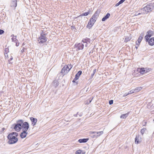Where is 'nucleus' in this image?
I'll return each mask as SVG.
<instances>
[{
  "label": "nucleus",
  "mask_w": 154,
  "mask_h": 154,
  "mask_svg": "<svg viewBox=\"0 0 154 154\" xmlns=\"http://www.w3.org/2000/svg\"><path fill=\"white\" fill-rule=\"evenodd\" d=\"M18 135V133L16 132H13L10 133L8 136V143L11 144L17 143L18 140L17 137Z\"/></svg>",
  "instance_id": "1"
},
{
  "label": "nucleus",
  "mask_w": 154,
  "mask_h": 154,
  "mask_svg": "<svg viewBox=\"0 0 154 154\" xmlns=\"http://www.w3.org/2000/svg\"><path fill=\"white\" fill-rule=\"evenodd\" d=\"M48 39L46 36V34L44 33L43 31L42 30L40 36L38 38V41L39 44L43 43L46 42Z\"/></svg>",
  "instance_id": "2"
},
{
  "label": "nucleus",
  "mask_w": 154,
  "mask_h": 154,
  "mask_svg": "<svg viewBox=\"0 0 154 154\" xmlns=\"http://www.w3.org/2000/svg\"><path fill=\"white\" fill-rule=\"evenodd\" d=\"M154 5L152 3H150L147 5L146 6L144 7L148 11V12L151 11L153 8Z\"/></svg>",
  "instance_id": "3"
},
{
  "label": "nucleus",
  "mask_w": 154,
  "mask_h": 154,
  "mask_svg": "<svg viewBox=\"0 0 154 154\" xmlns=\"http://www.w3.org/2000/svg\"><path fill=\"white\" fill-rule=\"evenodd\" d=\"M22 130L27 131L29 128V124L27 122H24L22 125Z\"/></svg>",
  "instance_id": "4"
},
{
  "label": "nucleus",
  "mask_w": 154,
  "mask_h": 154,
  "mask_svg": "<svg viewBox=\"0 0 154 154\" xmlns=\"http://www.w3.org/2000/svg\"><path fill=\"white\" fill-rule=\"evenodd\" d=\"M100 12V9H97L95 13L93 15L92 17L97 20Z\"/></svg>",
  "instance_id": "5"
},
{
  "label": "nucleus",
  "mask_w": 154,
  "mask_h": 154,
  "mask_svg": "<svg viewBox=\"0 0 154 154\" xmlns=\"http://www.w3.org/2000/svg\"><path fill=\"white\" fill-rule=\"evenodd\" d=\"M75 46L78 50H82L84 48V45L82 43H79L77 45H75Z\"/></svg>",
  "instance_id": "6"
},
{
  "label": "nucleus",
  "mask_w": 154,
  "mask_h": 154,
  "mask_svg": "<svg viewBox=\"0 0 154 154\" xmlns=\"http://www.w3.org/2000/svg\"><path fill=\"white\" fill-rule=\"evenodd\" d=\"M30 119L32 122V125L33 126H35L37 122V119L34 118L33 117H31L30 118Z\"/></svg>",
  "instance_id": "7"
},
{
  "label": "nucleus",
  "mask_w": 154,
  "mask_h": 154,
  "mask_svg": "<svg viewBox=\"0 0 154 154\" xmlns=\"http://www.w3.org/2000/svg\"><path fill=\"white\" fill-rule=\"evenodd\" d=\"M90 133L91 135L93 134H97L96 135V137H98L102 134L103 133V131H99V132H96V131H91L90 132Z\"/></svg>",
  "instance_id": "8"
},
{
  "label": "nucleus",
  "mask_w": 154,
  "mask_h": 154,
  "mask_svg": "<svg viewBox=\"0 0 154 154\" xmlns=\"http://www.w3.org/2000/svg\"><path fill=\"white\" fill-rule=\"evenodd\" d=\"M141 141V138L140 137L139 135H137L135 139V143L136 144H138L140 143Z\"/></svg>",
  "instance_id": "9"
},
{
  "label": "nucleus",
  "mask_w": 154,
  "mask_h": 154,
  "mask_svg": "<svg viewBox=\"0 0 154 154\" xmlns=\"http://www.w3.org/2000/svg\"><path fill=\"white\" fill-rule=\"evenodd\" d=\"M23 132L20 134V136L21 138H23L26 137L27 133L26 132L27 131L23 130Z\"/></svg>",
  "instance_id": "10"
},
{
  "label": "nucleus",
  "mask_w": 154,
  "mask_h": 154,
  "mask_svg": "<svg viewBox=\"0 0 154 154\" xmlns=\"http://www.w3.org/2000/svg\"><path fill=\"white\" fill-rule=\"evenodd\" d=\"M24 123V121L23 120L20 119L19 120L17 121V124L21 128L22 127V125H23V123Z\"/></svg>",
  "instance_id": "11"
},
{
  "label": "nucleus",
  "mask_w": 154,
  "mask_h": 154,
  "mask_svg": "<svg viewBox=\"0 0 154 154\" xmlns=\"http://www.w3.org/2000/svg\"><path fill=\"white\" fill-rule=\"evenodd\" d=\"M149 44L151 46L154 45V37L150 38L148 41Z\"/></svg>",
  "instance_id": "12"
},
{
  "label": "nucleus",
  "mask_w": 154,
  "mask_h": 154,
  "mask_svg": "<svg viewBox=\"0 0 154 154\" xmlns=\"http://www.w3.org/2000/svg\"><path fill=\"white\" fill-rule=\"evenodd\" d=\"M82 73V71L81 70L79 71L76 74L75 77V80H77L78 79L80 76L81 75Z\"/></svg>",
  "instance_id": "13"
},
{
  "label": "nucleus",
  "mask_w": 154,
  "mask_h": 154,
  "mask_svg": "<svg viewBox=\"0 0 154 154\" xmlns=\"http://www.w3.org/2000/svg\"><path fill=\"white\" fill-rule=\"evenodd\" d=\"M14 128L15 129V131H19L21 129V128L17 124H14Z\"/></svg>",
  "instance_id": "14"
},
{
  "label": "nucleus",
  "mask_w": 154,
  "mask_h": 154,
  "mask_svg": "<svg viewBox=\"0 0 154 154\" xmlns=\"http://www.w3.org/2000/svg\"><path fill=\"white\" fill-rule=\"evenodd\" d=\"M89 140L88 138H83L79 139L78 142L79 143H84L86 142Z\"/></svg>",
  "instance_id": "15"
},
{
  "label": "nucleus",
  "mask_w": 154,
  "mask_h": 154,
  "mask_svg": "<svg viewBox=\"0 0 154 154\" xmlns=\"http://www.w3.org/2000/svg\"><path fill=\"white\" fill-rule=\"evenodd\" d=\"M82 42L83 43H89L90 44L91 40V39L88 38H85L83 39L82 40Z\"/></svg>",
  "instance_id": "16"
},
{
  "label": "nucleus",
  "mask_w": 154,
  "mask_h": 154,
  "mask_svg": "<svg viewBox=\"0 0 154 154\" xmlns=\"http://www.w3.org/2000/svg\"><path fill=\"white\" fill-rule=\"evenodd\" d=\"M110 16L109 13H107L106 16H105L102 19V21H104L106 20L107 19H108Z\"/></svg>",
  "instance_id": "17"
},
{
  "label": "nucleus",
  "mask_w": 154,
  "mask_h": 154,
  "mask_svg": "<svg viewBox=\"0 0 154 154\" xmlns=\"http://www.w3.org/2000/svg\"><path fill=\"white\" fill-rule=\"evenodd\" d=\"M140 11L143 14H146L148 13V11L146 9L145 7L140 10Z\"/></svg>",
  "instance_id": "18"
},
{
  "label": "nucleus",
  "mask_w": 154,
  "mask_h": 154,
  "mask_svg": "<svg viewBox=\"0 0 154 154\" xmlns=\"http://www.w3.org/2000/svg\"><path fill=\"white\" fill-rule=\"evenodd\" d=\"M143 33H141L139 37L138 38L137 40V41L138 42V43H139V44H140V42H141L142 38L143 37Z\"/></svg>",
  "instance_id": "19"
},
{
  "label": "nucleus",
  "mask_w": 154,
  "mask_h": 154,
  "mask_svg": "<svg viewBox=\"0 0 154 154\" xmlns=\"http://www.w3.org/2000/svg\"><path fill=\"white\" fill-rule=\"evenodd\" d=\"M147 35L149 36V37H150L153 35L154 32L152 30H149L147 32Z\"/></svg>",
  "instance_id": "20"
},
{
  "label": "nucleus",
  "mask_w": 154,
  "mask_h": 154,
  "mask_svg": "<svg viewBox=\"0 0 154 154\" xmlns=\"http://www.w3.org/2000/svg\"><path fill=\"white\" fill-rule=\"evenodd\" d=\"M17 6V3L16 0H14V1H13L11 4V7H16Z\"/></svg>",
  "instance_id": "21"
},
{
  "label": "nucleus",
  "mask_w": 154,
  "mask_h": 154,
  "mask_svg": "<svg viewBox=\"0 0 154 154\" xmlns=\"http://www.w3.org/2000/svg\"><path fill=\"white\" fill-rule=\"evenodd\" d=\"M58 83L57 80L54 81L52 83V85L55 88L58 86Z\"/></svg>",
  "instance_id": "22"
},
{
  "label": "nucleus",
  "mask_w": 154,
  "mask_h": 154,
  "mask_svg": "<svg viewBox=\"0 0 154 154\" xmlns=\"http://www.w3.org/2000/svg\"><path fill=\"white\" fill-rule=\"evenodd\" d=\"M85 152L83 150H79L75 152V154H85Z\"/></svg>",
  "instance_id": "23"
},
{
  "label": "nucleus",
  "mask_w": 154,
  "mask_h": 154,
  "mask_svg": "<svg viewBox=\"0 0 154 154\" xmlns=\"http://www.w3.org/2000/svg\"><path fill=\"white\" fill-rule=\"evenodd\" d=\"M93 25V24H92V23L91 22H90L89 21L88 25L86 26V27L87 28L90 29L92 27Z\"/></svg>",
  "instance_id": "24"
},
{
  "label": "nucleus",
  "mask_w": 154,
  "mask_h": 154,
  "mask_svg": "<svg viewBox=\"0 0 154 154\" xmlns=\"http://www.w3.org/2000/svg\"><path fill=\"white\" fill-rule=\"evenodd\" d=\"M129 113V112H128L127 113L123 114L120 116V118H122L123 119H125L128 116Z\"/></svg>",
  "instance_id": "25"
},
{
  "label": "nucleus",
  "mask_w": 154,
  "mask_h": 154,
  "mask_svg": "<svg viewBox=\"0 0 154 154\" xmlns=\"http://www.w3.org/2000/svg\"><path fill=\"white\" fill-rule=\"evenodd\" d=\"M142 89V87H137L134 89V91H135V92H139Z\"/></svg>",
  "instance_id": "26"
},
{
  "label": "nucleus",
  "mask_w": 154,
  "mask_h": 154,
  "mask_svg": "<svg viewBox=\"0 0 154 154\" xmlns=\"http://www.w3.org/2000/svg\"><path fill=\"white\" fill-rule=\"evenodd\" d=\"M89 14V11H88V12L84 13H83L82 14L80 15L78 17H80V16H87Z\"/></svg>",
  "instance_id": "27"
},
{
  "label": "nucleus",
  "mask_w": 154,
  "mask_h": 154,
  "mask_svg": "<svg viewBox=\"0 0 154 154\" xmlns=\"http://www.w3.org/2000/svg\"><path fill=\"white\" fill-rule=\"evenodd\" d=\"M96 20L94 18L91 17L89 21L90 22H91L92 24H94Z\"/></svg>",
  "instance_id": "28"
},
{
  "label": "nucleus",
  "mask_w": 154,
  "mask_h": 154,
  "mask_svg": "<svg viewBox=\"0 0 154 154\" xmlns=\"http://www.w3.org/2000/svg\"><path fill=\"white\" fill-rule=\"evenodd\" d=\"M145 68H141L140 69V70L139 71L140 72L141 74H144L145 73Z\"/></svg>",
  "instance_id": "29"
},
{
  "label": "nucleus",
  "mask_w": 154,
  "mask_h": 154,
  "mask_svg": "<svg viewBox=\"0 0 154 154\" xmlns=\"http://www.w3.org/2000/svg\"><path fill=\"white\" fill-rule=\"evenodd\" d=\"M17 38V36H15V37H12V38H11L12 41L13 42H14L15 43H16L17 42H18V40L16 38Z\"/></svg>",
  "instance_id": "30"
},
{
  "label": "nucleus",
  "mask_w": 154,
  "mask_h": 154,
  "mask_svg": "<svg viewBox=\"0 0 154 154\" xmlns=\"http://www.w3.org/2000/svg\"><path fill=\"white\" fill-rule=\"evenodd\" d=\"M146 130V128H143L141 130L140 132L142 135L143 134Z\"/></svg>",
  "instance_id": "31"
},
{
  "label": "nucleus",
  "mask_w": 154,
  "mask_h": 154,
  "mask_svg": "<svg viewBox=\"0 0 154 154\" xmlns=\"http://www.w3.org/2000/svg\"><path fill=\"white\" fill-rule=\"evenodd\" d=\"M68 66H64L63 68L66 71V72L67 73L69 71H68Z\"/></svg>",
  "instance_id": "32"
},
{
  "label": "nucleus",
  "mask_w": 154,
  "mask_h": 154,
  "mask_svg": "<svg viewBox=\"0 0 154 154\" xmlns=\"http://www.w3.org/2000/svg\"><path fill=\"white\" fill-rule=\"evenodd\" d=\"M131 39V38L130 37H128L126 38L125 39V42H128L130 41Z\"/></svg>",
  "instance_id": "33"
},
{
  "label": "nucleus",
  "mask_w": 154,
  "mask_h": 154,
  "mask_svg": "<svg viewBox=\"0 0 154 154\" xmlns=\"http://www.w3.org/2000/svg\"><path fill=\"white\" fill-rule=\"evenodd\" d=\"M150 37H149V36L148 35H146L145 37V39H146V42H148V41L149 40V38Z\"/></svg>",
  "instance_id": "34"
},
{
  "label": "nucleus",
  "mask_w": 154,
  "mask_h": 154,
  "mask_svg": "<svg viewBox=\"0 0 154 154\" xmlns=\"http://www.w3.org/2000/svg\"><path fill=\"white\" fill-rule=\"evenodd\" d=\"M135 92L134 91V89L131 90L129 92H128V94H131L133 93H134Z\"/></svg>",
  "instance_id": "35"
},
{
  "label": "nucleus",
  "mask_w": 154,
  "mask_h": 154,
  "mask_svg": "<svg viewBox=\"0 0 154 154\" xmlns=\"http://www.w3.org/2000/svg\"><path fill=\"white\" fill-rule=\"evenodd\" d=\"M68 66V71H69L70 69L72 68V65L71 64L69 65Z\"/></svg>",
  "instance_id": "36"
},
{
  "label": "nucleus",
  "mask_w": 154,
  "mask_h": 154,
  "mask_svg": "<svg viewBox=\"0 0 154 154\" xmlns=\"http://www.w3.org/2000/svg\"><path fill=\"white\" fill-rule=\"evenodd\" d=\"M65 71H66L63 68L61 69L60 73H62V74H63L64 73V72H65Z\"/></svg>",
  "instance_id": "37"
},
{
  "label": "nucleus",
  "mask_w": 154,
  "mask_h": 154,
  "mask_svg": "<svg viewBox=\"0 0 154 154\" xmlns=\"http://www.w3.org/2000/svg\"><path fill=\"white\" fill-rule=\"evenodd\" d=\"M93 97H92V98H90L89 100H88L89 101V102H88L87 103V104H89V103H91V101L92 100H93Z\"/></svg>",
  "instance_id": "38"
},
{
  "label": "nucleus",
  "mask_w": 154,
  "mask_h": 154,
  "mask_svg": "<svg viewBox=\"0 0 154 154\" xmlns=\"http://www.w3.org/2000/svg\"><path fill=\"white\" fill-rule=\"evenodd\" d=\"M91 135V136L93 138H97L98 137L96 136V135H95V134H94V135H93V134H92L91 135Z\"/></svg>",
  "instance_id": "39"
},
{
  "label": "nucleus",
  "mask_w": 154,
  "mask_h": 154,
  "mask_svg": "<svg viewBox=\"0 0 154 154\" xmlns=\"http://www.w3.org/2000/svg\"><path fill=\"white\" fill-rule=\"evenodd\" d=\"M4 33V31L0 29V35H2Z\"/></svg>",
  "instance_id": "40"
},
{
  "label": "nucleus",
  "mask_w": 154,
  "mask_h": 154,
  "mask_svg": "<svg viewBox=\"0 0 154 154\" xmlns=\"http://www.w3.org/2000/svg\"><path fill=\"white\" fill-rule=\"evenodd\" d=\"M113 103V100H111L109 101V104L110 105H111Z\"/></svg>",
  "instance_id": "41"
},
{
  "label": "nucleus",
  "mask_w": 154,
  "mask_h": 154,
  "mask_svg": "<svg viewBox=\"0 0 154 154\" xmlns=\"http://www.w3.org/2000/svg\"><path fill=\"white\" fill-rule=\"evenodd\" d=\"M121 4V2L120 1H119L118 3L116 4L115 6L116 7L118 6Z\"/></svg>",
  "instance_id": "42"
},
{
  "label": "nucleus",
  "mask_w": 154,
  "mask_h": 154,
  "mask_svg": "<svg viewBox=\"0 0 154 154\" xmlns=\"http://www.w3.org/2000/svg\"><path fill=\"white\" fill-rule=\"evenodd\" d=\"M95 73H93L92 74L91 76L90 79H92Z\"/></svg>",
  "instance_id": "43"
},
{
  "label": "nucleus",
  "mask_w": 154,
  "mask_h": 154,
  "mask_svg": "<svg viewBox=\"0 0 154 154\" xmlns=\"http://www.w3.org/2000/svg\"><path fill=\"white\" fill-rule=\"evenodd\" d=\"M15 43H16V45L17 46H18L20 44V43L19 42H16Z\"/></svg>",
  "instance_id": "44"
},
{
  "label": "nucleus",
  "mask_w": 154,
  "mask_h": 154,
  "mask_svg": "<svg viewBox=\"0 0 154 154\" xmlns=\"http://www.w3.org/2000/svg\"><path fill=\"white\" fill-rule=\"evenodd\" d=\"M128 94H128V93L127 94L125 93V94H124V95H123V97H126Z\"/></svg>",
  "instance_id": "45"
},
{
  "label": "nucleus",
  "mask_w": 154,
  "mask_h": 154,
  "mask_svg": "<svg viewBox=\"0 0 154 154\" xmlns=\"http://www.w3.org/2000/svg\"><path fill=\"white\" fill-rule=\"evenodd\" d=\"M13 59V58L12 56H11V58L9 59V61H11Z\"/></svg>",
  "instance_id": "46"
},
{
  "label": "nucleus",
  "mask_w": 154,
  "mask_h": 154,
  "mask_svg": "<svg viewBox=\"0 0 154 154\" xmlns=\"http://www.w3.org/2000/svg\"><path fill=\"white\" fill-rule=\"evenodd\" d=\"M96 71H97V69H95L93 70V73H95L96 72Z\"/></svg>",
  "instance_id": "47"
},
{
  "label": "nucleus",
  "mask_w": 154,
  "mask_h": 154,
  "mask_svg": "<svg viewBox=\"0 0 154 154\" xmlns=\"http://www.w3.org/2000/svg\"><path fill=\"white\" fill-rule=\"evenodd\" d=\"M5 57H8V56L7 55V53H6V54H5Z\"/></svg>",
  "instance_id": "48"
},
{
  "label": "nucleus",
  "mask_w": 154,
  "mask_h": 154,
  "mask_svg": "<svg viewBox=\"0 0 154 154\" xmlns=\"http://www.w3.org/2000/svg\"><path fill=\"white\" fill-rule=\"evenodd\" d=\"M85 43V47H87L88 46V44L87 43Z\"/></svg>",
  "instance_id": "49"
},
{
  "label": "nucleus",
  "mask_w": 154,
  "mask_h": 154,
  "mask_svg": "<svg viewBox=\"0 0 154 154\" xmlns=\"http://www.w3.org/2000/svg\"><path fill=\"white\" fill-rule=\"evenodd\" d=\"M78 112L76 114L74 115V116L77 117L78 116L77 115H78Z\"/></svg>",
  "instance_id": "50"
},
{
  "label": "nucleus",
  "mask_w": 154,
  "mask_h": 154,
  "mask_svg": "<svg viewBox=\"0 0 154 154\" xmlns=\"http://www.w3.org/2000/svg\"><path fill=\"white\" fill-rule=\"evenodd\" d=\"M11 37H12H12H15V36H14V34H12V35H11Z\"/></svg>",
  "instance_id": "51"
},
{
  "label": "nucleus",
  "mask_w": 154,
  "mask_h": 154,
  "mask_svg": "<svg viewBox=\"0 0 154 154\" xmlns=\"http://www.w3.org/2000/svg\"><path fill=\"white\" fill-rule=\"evenodd\" d=\"M76 80H75V78L72 81V82H73V83H75V81H76Z\"/></svg>",
  "instance_id": "52"
},
{
  "label": "nucleus",
  "mask_w": 154,
  "mask_h": 154,
  "mask_svg": "<svg viewBox=\"0 0 154 154\" xmlns=\"http://www.w3.org/2000/svg\"><path fill=\"white\" fill-rule=\"evenodd\" d=\"M140 44H139V43H138V42H137L136 43V45H138L139 46V45Z\"/></svg>",
  "instance_id": "53"
},
{
  "label": "nucleus",
  "mask_w": 154,
  "mask_h": 154,
  "mask_svg": "<svg viewBox=\"0 0 154 154\" xmlns=\"http://www.w3.org/2000/svg\"><path fill=\"white\" fill-rule=\"evenodd\" d=\"M24 49H23L22 50H21V52L22 53H23L24 52Z\"/></svg>",
  "instance_id": "54"
},
{
  "label": "nucleus",
  "mask_w": 154,
  "mask_h": 154,
  "mask_svg": "<svg viewBox=\"0 0 154 154\" xmlns=\"http://www.w3.org/2000/svg\"><path fill=\"white\" fill-rule=\"evenodd\" d=\"M82 113H80L79 114L78 113V115H79L80 116H82Z\"/></svg>",
  "instance_id": "55"
},
{
  "label": "nucleus",
  "mask_w": 154,
  "mask_h": 154,
  "mask_svg": "<svg viewBox=\"0 0 154 154\" xmlns=\"http://www.w3.org/2000/svg\"><path fill=\"white\" fill-rule=\"evenodd\" d=\"M9 63V64H12V63L11 62V61H9V60H8Z\"/></svg>",
  "instance_id": "56"
},
{
  "label": "nucleus",
  "mask_w": 154,
  "mask_h": 154,
  "mask_svg": "<svg viewBox=\"0 0 154 154\" xmlns=\"http://www.w3.org/2000/svg\"><path fill=\"white\" fill-rule=\"evenodd\" d=\"M8 50V48H6L5 49V51H7Z\"/></svg>",
  "instance_id": "57"
},
{
  "label": "nucleus",
  "mask_w": 154,
  "mask_h": 154,
  "mask_svg": "<svg viewBox=\"0 0 154 154\" xmlns=\"http://www.w3.org/2000/svg\"><path fill=\"white\" fill-rule=\"evenodd\" d=\"M5 130V128H3L2 129V131H3Z\"/></svg>",
  "instance_id": "58"
},
{
  "label": "nucleus",
  "mask_w": 154,
  "mask_h": 154,
  "mask_svg": "<svg viewBox=\"0 0 154 154\" xmlns=\"http://www.w3.org/2000/svg\"><path fill=\"white\" fill-rule=\"evenodd\" d=\"M138 47V45H136V46H135V48H136V49H137Z\"/></svg>",
  "instance_id": "59"
},
{
  "label": "nucleus",
  "mask_w": 154,
  "mask_h": 154,
  "mask_svg": "<svg viewBox=\"0 0 154 154\" xmlns=\"http://www.w3.org/2000/svg\"><path fill=\"white\" fill-rule=\"evenodd\" d=\"M140 14V13H138V14H135V15L136 16H137V15H139Z\"/></svg>",
  "instance_id": "60"
},
{
  "label": "nucleus",
  "mask_w": 154,
  "mask_h": 154,
  "mask_svg": "<svg viewBox=\"0 0 154 154\" xmlns=\"http://www.w3.org/2000/svg\"><path fill=\"white\" fill-rule=\"evenodd\" d=\"M71 27H72V28H73V29L75 28V26H72Z\"/></svg>",
  "instance_id": "61"
},
{
  "label": "nucleus",
  "mask_w": 154,
  "mask_h": 154,
  "mask_svg": "<svg viewBox=\"0 0 154 154\" xmlns=\"http://www.w3.org/2000/svg\"><path fill=\"white\" fill-rule=\"evenodd\" d=\"M146 122H144V125H143V126L145 125H146Z\"/></svg>",
  "instance_id": "62"
},
{
  "label": "nucleus",
  "mask_w": 154,
  "mask_h": 154,
  "mask_svg": "<svg viewBox=\"0 0 154 154\" xmlns=\"http://www.w3.org/2000/svg\"><path fill=\"white\" fill-rule=\"evenodd\" d=\"M3 92V91H0V95H1V93H2Z\"/></svg>",
  "instance_id": "63"
},
{
  "label": "nucleus",
  "mask_w": 154,
  "mask_h": 154,
  "mask_svg": "<svg viewBox=\"0 0 154 154\" xmlns=\"http://www.w3.org/2000/svg\"><path fill=\"white\" fill-rule=\"evenodd\" d=\"M95 134V135H96L97 134Z\"/></svg>",
  "instance_id": "64"
}]
</instances>
